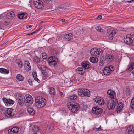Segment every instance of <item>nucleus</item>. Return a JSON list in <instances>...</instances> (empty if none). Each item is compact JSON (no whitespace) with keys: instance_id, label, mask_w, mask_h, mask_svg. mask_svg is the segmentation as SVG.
Here are the masks:
<instances>
[{"instance_id":"423d86ee","label":"nucleus","mask_w":134,"mask_h":134,"mask_svg":"<svg viewBox=\"0 0 134 134\" xmlns=\"http://www.w3.org/2000/svg\"><path fill=\"white\" fill-rule=\"evenodd\" d=\"M107 107L110 110L113 109L118 103V101L116 99H111L107 102Z\"/></svg>"},{"instance_id":"f3484780","label":"nucleus","mask_w":134,"mask_h":134,"mask_svg":"<svg viewBox=\"0 0 134 134\" xmlns=\"http://www.w3.org/2000/svg\"><path fill=\"white\" fill-rule=\"evenodd\" d=\"M94 101L100 105H102L104 103L103 99L99 97H96L94 99Z\"/></svg>"},{"instance_id":"680f3d73","label":"nucleus","mask_w":134,"mask_h":134,"mask_svg":"<svg viewBox=\"0 0 134 134\" xmlns=\"http://www.w3.org/2000/svg\"><path fill=\"white\" fill-rule=\"evenodd\" d=\"M65 19H62L61 20V21L62 22H64L65 21Z\"/></svg>"},{"instance_id":"a18cd8bd","label":"nucleus","mask_w":134,"mask_h":134,"mask_svg":"<svg viewBox=\"0 0 134 134\" xmlns=\"http://www.w3.org/2000/svg\"><path fill=\"white\" fill-rule=\"evenodd\" d=\"M34 60L37 63H39L40 62V60L38 57L37 56L34 57Z\"/></svg>"},{"instance_id":"4c0bfd02","label":"nucleus","mask_w":134,"mask_h":134,"mask_svg":"<svg viewBox=\"0 0 134 134\" xmlns=\"http://www.w3.org/2000/svg\"><path fill=\"white\" fill-rule=\"evenodd\" d=\"M38 68L41 70H42V71H44L46 70V68L44 65H39L38 66Z\"/></svg>"},{"instance_id":"f03ea898","label":"nucleus","mask_w":134,"mask_h":134,"mask_svg":"<svg viewBox=\"0 0 134 134\" xmlns=\"http://www.w3.org/2000/svg\"><path fill=\"white\" fill-rule=\"evenodd\" d=\"M67 106L69 110L75 113L77 111L79 108V104L74 102H69L67 104Z\"/></svg>"},{"instance_id":"49530a36","label":"nucleus","mask_w":134,"mask_h":134,"mask_svg":"<svg viewBox=\"0 0 134 134\" xmlns=\"http://www.w3.org/2000/svg\"><path fill=\"white\" fill-rule=\"evenodd\" d=\"M34 81V80L30 79L28 80V82L30 85L32 86L33 85L32 82Z\"/></svg>"},{"instance_id":"a211bd4d","label":"nucleus","mask_w":134,"mask_h":134,"mask_svg":"<svg viewBox=\"0 0 134 134\" xmlns=\"http://www.w3.org/2000/svg\"><path fill=\"white\" fill-rule=\"evenodd\" d=\"M17 99L19 104L20 105H23L24 104H25L24 98H23V97L19 96H18V97L17 98Z\"/></svg>"},{"instance_id":"cd10ccee","label":"nucleus","mask_w":134,"mask_h":134,"mask_svg":"<svg viewBox=\"0 0 134 134\" xmlns=\"http://www.w3.org/2000/svg\"><path fill=\"white\" fill-rule=\"evenodd\" d=\"M32 74L33 75L34 80L38 83H40V81L37 78V76L36 71H34L32 73Z\"/></svg>"},{"instance_id":"3c124183","label":"nucleus","mask_w":134,"mask_h":134,"mask_svg":"<svg viewBox=\"0 0 134 134\" xmlns=\"http://www.w3.org/2000/svg\"><path fill=\"white\" fill-rule=\"evenodd\" d=\"M133 68L132 66L131 65L129 66V68L128 69V70L130 71H131L132 70Z\"/></svg>"},{"instance_id":"f704fd0d","label":"nucleus","mask_w":134,"mask_h":134,"mask_svg":"<svg viewBox=\"0 0 134 134\" xmlns=\"http://www.w3.org/2000/svg\"><path fill=\"white\" fill-rule=\"evenodd\" d=\"M47 62L49 65L51 66H55L57 64V63L50 61V60H49V59H48V58L47 60Z\"/></svg>"},{"instance_id":"a19ab883","label":"nucleus","mask_w":134,"mask_h":134,"mask_svg":"<svg viewBox=\"0 0 134 134\" xmlns=\"http://www.w3.org/2000/svg\"><path fill=\"white\" fill-rule=\"evenodd\" d=\"M42 57L43 59V61H45L47 58V55L46 53H42Z\"/></svg>"},{"instance_id":"c756f323","label":"nucleus","mask_w":134,"mask_h":134,"mask_svg":"<svg viewBox=\"0 0 134 134\" xmlns=\"http://www.w3.org/2000/svg\"><path fill=\"white\" fill-rule=\"evenodd\" d=\"M0 72L5 74H7L9 73V71L7 69L1 68H0Z\"/></svg>"},{"instance_id":"de8ad7c7","label":"nucleus","mask_w":134,"mask_h":134,"mask_svg":"<svg viewBox=\"0 0 134 134\" xmlns=\"http://www.w3.org/2000/svg\"><path fill=\"white\" fill-rule=\"evenodd\" d=\"M18 18L20 19L24 18V16L23 15V14H18Z\"/></svg>"},{"instance_id":"e433bc0d","label":"nucleus","mask_w":134,"mask_h":134,"mask_svg":"<svg viewBox=\"0 0 134 134\" xmlns=\"http://www.w3.org/2000/svg\"><path fill=\"white\" fill-rule=\"evenodd\" d=\"M16 62L18 65L19 68L20 69L23 66V63L20 60H17L16 61Z\"/></svg>"},{"instance_id":"58836bf2","label":"nucleus","mask_w":134,"mask_h":134,"mask_svg":"<svg viewBox=\"0 0 134 134\" xmlns=\"http://www.w3.org/2000/svg\"><path fill=\"white\" fill-rule=\"evenodd\" d=\"M48 129L49 131H52L54 130V126L53 124H50L49 126Z\"/></svg>"},{"instance_id":"a878e982","label":"nucleus","mask_w":134,"mask_h":134,"mask_svg":"<svg viewBox=\"0 0 134 134\" xmlns=\"http://www.w3.org/2000/svg\"><path fill=\"white\" fill-rule=\"evenodd\" d=\"M108 63L106 60L104 58H102L100 59L99 65L101 66H103L105 63Z\"/></svg>"},{"instance_id":"393cba45","label":"nucleus","mask_w":134,"mask_h":134,"mask_svg":"<svg viewBox=\"0 0 134 134\" xmlns=\"http://www.w3.org/2000/svg\"><path fill=\"white\" fill-rule=\"evenodd\" d=\"M77 72L79 74L82 75L84 73V71L83 70V69L82 67H78L76 69Z\"/></svg>"},{"instance_id":"6e6d98bb","label":"nucleus","mask_w":134,"mask_h":134,"mask_svg":"<svg viewBox=\"0 0 134 134\" xmlns=\"http://www.w3.org/2000/svg\"><path fill=\"white\" fill-rule=\"evenodd\" d=\"M131 66H132V68L134 69V62H131Z\"/></svg>"},{"instance_id":"338daca9","label":"nucleus","mask_w":134,"mask_h":134,"mask_svg":"<svg viewBox=\"0 0 134 134\" xmlns=\"http://www.w3.org/2000/svg\"><path fill=\"white\" fill-rule=\"evenodd\" d=\"M58 8L59 9H63V8H63L58 7Z\"/></svg>"},{"instance_id":"473e14b6","label":"nucleus","mask_w":134,"mask_h":134,"mask_svg":"<svg viewBox=\"0 0 134 134\" xmlns=\"http://www.w3.org/2000/svg\"><path fill=\"white\" fill-rule=\"evenodd\" d=\"M24 66L27 69H31L30 64L28 61H26L25 62Z\"/></svg>"},{"instance_id":"7c9ffc66","label":"nucleus","mask_w":134,"mask_h":134,"mask_svg":"<svg viewBox=\"0 0 134 134\" xmlns=\"http://www.w3.org/2000/svg\"><path fill=\"white\" fill-rule=\"evenodd\" d=\"M27 111L28 113L30 114L31 115L34 114L35 112V110L31 108H27Z\"/></svg>"},{"instance_id":"72a5a7b5","label":"nucleus","mask_w":134,"mask_h":134,"mask_svg":"<svg viewBox=\"0 0 134 134\" xmlns=\"http://www.w3.org/2000/svg\"><path fill=\"white\" fill-rule=\"evenodd\" d=\"M32 130L34 132L36 133L37 132H38L40 128L38 125H35L32 129Z\"/></svg>"},{"instance_id":"69168bd1","label":"nucleus","mask_w":134,"mask_h":134,"mask_svg":"<svg viewBox=\"0 0 134 134\" xmlns=\"http://www.w3.org/2000/svg\"><path fill=\"white\" fill-rule=\"evenodd\" d=\"M39 31V30H38H38H37L36 31H35L34 32H35V33H37Z\"/></svg>"},{"instance_id":"5fc2aeb1","label":"nucleus","mask_w":134,"mask_h":134,"mask_svg":"<svg viewBox=\"0 0 134 134\" xmlns=\"http://www.w3.org/2000/svg\"><path fill=\"white\" fill-rule=\"evenodd\" d=\"M32 26H33L32 25H28L26 26V27L27 29L30 28H31L32 27Z\"/></svg>"},{"instance_id":"37998d69","label":"nucleus","mask_w":134,"mask_h":134,"mask_svg":"<svg viewBox=\"0 0 134 134\" xmlns=\"http://www.w3.org/2000/svg\"><path fill=\"white\" fill-rule=\"evenodd\" d=\"M96 30L98 32H102L103 31V30L101 29V27L99 26H97L95 28Z\"/></svg>"},{"instance_id":"20e7f679","label":"nucleus","mask_w":134,"mask_h":134,"mask_svg":"<svg viewBox=\"0 0 134 134\" xmlns=\"http://www.w3.org/2000/svg\"><path fill=\"white\" fill-rule=\"evenodd\" d=\"M117 30L116 29H107V35L108 36V39L112 40L116 34Z\"/></svg>"},{"instance_id":"052dcab7","label":"nucleus","mask_w":134,"mask_h":134,"mask_svg":"<svg viewBox=\"0 0 134 134\" xmlns=\"http://www.w3.org/2000/svg\"><path fill=\"white\" fill-rule=\"evenodd\" d=\"M23 15L24 16V18L26 17L27 16V14L26 13H25V14H23Z\"/></svg>"},{"instance_id":"0eeeda50","label":"nucleus","mask_w":134,"mask_h":134,"mask_svg":"<svg viewBox=\"0 0 134 134\" xmlns=\"http://www.w3.org/2000/svg\"><path fill=\"white\" fill-rule=\"evenodd\" d=\"M102 50L100 48H92L90 51L91 55L94 56L98 57L102 53Z\"/></svg>"},{"instance_id":"ddd939ff","label":"nucleus","mask_w":134,"mask_h":134,"mask_svg":"<svg viewBox=\"0 0 134 134\" xmlns=\"http://www.w3.org/2000/svg\"><path fill=\"white\" fill-rule=\"evenodd\" d=\"M103 110L102 109L99 108L98 107L92 108V112L94 114L98 115L102 113Z\"/></svg>"},{"instance_id":"bb28decb","label":"nucleus","mask_w":134,"mask_h":134,"mask_svg":"<svg viewBox=\"0 0 134 134\" xmlns=\"http://www.w3.org/2000/svg\"><path fill=\"white\" fill-rule=\"evenodd\" d=\"M98 59L97 58H95L94 57H91L90 58V61L93 63H96L98 61Z\"/></svg>"},{"instance_id":"8fccbe9b","label":"nucleus","mask_w":134,"mask_h":134,"mask_svg":"<svg viewBox=\"0 0 134 134\" xmlns=\"http://www.w3.org/2000/svg\"><path fill=\"white\" fill-rule=\"evenodd\" d=\"M132 43L131 45L134 46V35H133L132 37Z\"/></svg>"},{"instance_id":"1a4fd4ad","label":"nucleus","mask_w":134,"mask_h":134,"mask_svg":"<svg viewBox=\"0 0 134 134\" xmlns=\"http://www.w3.org/2000/svg\"><path fill=\"white\" fill-rule=\"evenodd\" d=\"M114 68L112 66L105 67L103 70V73L105 75H108L110 74L112 71H114Z\"/></svg>"},{"instance_id":"5701e85b","label":"nucleus","mask_w":134,"mask_h":134,"mask_svg":"<svg viewBox=\"0 0 134 134\" xmlns=\"http://www.w3.org/2000/svg\"><path fill=\"white\" fill-rule=\"evenodd\" d=\"M77 96L75 94L70 96L69 97L70 100L73 102L77 99Z\"/></svg>"},{"instance_id":"603ef678","label":"nucleus","mask_w":134,"mask_h":134,"mask_svg":"<svg viewBox=\"0 0 134 134\" xmlns=\"http://www.w3.org/2000/svg\"><path fill=\"white\" fill-rule=\"evenodd\" d=\"M100 128L101 126L98 128H96L95 129L96 131H101L102 130V129Z\"/></svg>"},{"instance_id":"6e6552de","label":"nucleus","mask_w":134,"mask_h":134,"mask_svg":"<svg viewBox=\"0 0 134 134\" xmlns=\"http://www.w3.org/2000/svg\"><path fill=\"white\" fill-rule=\"evenodd\" d=\"M133 35L128 34L124 38V40L125 43L128 45H131Z\"/></svg>"},{"instance_id":"f257e3e1","label":"nucleus","mask_w":134,"mask_h":134,"mask_svg":"<svg viewBox=\"0 0 134 134\" xmlns=\"http://www.w3.org/2000/svg\"><path fill=\"white\" fill-rule=\"evenodd\" d=\"M46 103V100L43 97L39 96L35 98V104L37 108H42L44 107Z\"/></svg>"},{"instance_id":"c9c22d12","label":"nucleus","mask_w":134,"mask_h":134,"mask_svg":"<svg viewBox=\"0 0 134 134\" xmlns=\"http://www.w3.org/2000/svg\"><path fill=\"white\" fill-rule=\"evenodd\" d=\"M16 77V79L19 81H23L24 80V78L23 76L20 74H18Z\"/></svg>"},{"instance_id":"4d7b16f0","label":"nucleus","mask_w":134,"mask_h":134,"mask_svg":"<svg viewBox=\"0 0 134 134\" xmlns=\"http://www.w3.org/2000/svg\"><path fill=\"white\" fill-rule=\"evenodd\" d=\"M35 33V32H33L31 33H29L27 34V35H33L34 33Z\"/></svg>"},{"instance_id":"aec40b11","label":"nucleus","mask_w":134,"mask_h":134,"mask_svg":"<svg viewBox=\"0 0 134 134\" xmlns=\"http://www.w3.org/2000/svg\"><path fill=\"white\" fill-rule=\"evenodd\" d=\"M114 58V57L112 55L110 54H108L106 55V57L105 59L108 63L111 62L113 60Z\"/></svg>"},{"instance_id":"9b49d317","label":"nucleus","mask_w":134,"mask_h":134,"mask_svg":"<svg viewBox=\"0 0 134 134\" xmlns=\"http://www.w3.org/2000/svg\"><path fill=\"white\" fill-rule=\"evenodd\" d=\"M15 114L14 110L12 109H7L6 111L5 116L8 118H10Z\"/></svg>"},{"instance_id":"7ed1b4c3","label":"nucleus","mask_w":134,"mask_h":134,"mask_svg":"<svg viewBox=\"0 0 134 134\" xmlns=\"http://www.w3.org/2000/svg\"><path fill=\"white\" fill-rule=\"evenodd\" d=\"M79 96L82 97H89L90 96V91L87 89H79L78 91Z\"/></svg>"},{"instance_id":"bf43d9fd","label":"nucleus","mask_w":134,"mask_h":134,"mask_svg":"<svg viewBox=\"0 0 134 134\" xmlns=\"http://www.w3.org/2000/svg\"><path fill=\"white\" fill-rule=\"evenodd\" d=\"M49 60H50V61H51L52 62H55V63H57V62H55V61H54V59H49Z\"/></svg>"},{"instance_id":"2eb2a0df","label":"nucleus","mask_w":134,"mask_h":134,"mask_svg":"<svg viewBox=\"0 0 134 134\" xmlns=\"http://www.w3.org/2000/svg\"><path fill=\"white\" fill-rule=\"evenodd\" d=\"M16 14L15 11H12L8 13L6 15V17L9 19H12L15 16Z\"/></svg>"},{"instance_id":"39448f33","label":"nucleus","mask_w":134,"mask_h":134,"mask_svg":"<svg viewBox=\"0 0 134 134\" xmlns=\"http://www.w3.org/2000/svg\"><path fill=\"white\" fill-rule=\"evenodd\" d=\"M24 101H25V105L29 106L31 105L34 102V100L31 96L29 94L26 95L24 97Z\"/></svg>"},{"instance_id":"6ab92c4d","label":"nucleus","mask_w":134,"mask_h":134,"mask_svg":"<svg viewBox=\"0 0 134 134\" xmlns=\"http://www.w3.org/2000/svg\"><path fill=\"white\" fill-rule=\"evenodd\" d=\"M107 94L109 96V97L111 99L114 98L115 96V93L112 90H109L107 92Z\"/></svg>"},{"instance_id":"2f4dec72","label":"nucleus","mask_w":134,"mask_h":134,"mask_svg":"<svg viewBox=\"0 0 134 134\" xmlns=\"http://www.w3.org/2000/svg\"><path fill=\"white\" fill-rule=\"evenodd\" d=\"M19 131V129L18 127H14L12 128L10 132H12L13 133H16L18 132Z\"/></svg>"},{"instance_id":"ea45409f","label":"nucleus","mask_w":134,"mask_h":134,"mask_svg":"<svg viewBox=\"0 0 134 134\" xmlns=\"http://www.w3.org/2000/svg\"><path fill=\"white\" fill-rule=\"evenodd\" d=\"M131 106L132 108L134 109V97H133L131 99Z\"/></svg>"},{"instance_id":"f8f14e48","label":"nucleus","mask_w":134,"mask_h":134,"mask_svg":"<svg viewBox=\"0 0 134 134\" xmlns=\"http://www.w3.org/2000/svg\"><path fill=\"white\" fill-rule=\"evenodd\" d=\"M3 101L6 105L9 106L12 105L14 103V102L12 100L9 99H7L4 98H3Z\"/></svg>"},{"instance_id":"4be33fe9","label":"nucleus","mask_w":134,"mask_h":134,"mask_svg":"<svg viewBox=\"0 0 134 134\" xmlns=\"http://www.w3.org/2000/svg\"><path fill=\"white\" fill-rule=\"evenodd\" d=\"M49 93L51 96L53 97L55 94V89L53 87H51L49 89Z\"/></svg>"},{"instance_id":"774afa93","label":"nucleus","mask_w":134,"mask_h":134,"mask_svg":"<svg viewBox=\"0 0 134 134\" xmlns=\"http://www.w3.org/2000/svg\"><path fill=\"white\" fill-rule=\"evenodd\" d=\"M126 91H129V89H127V90H126Z\"/></svg>"},{"instance_id":"dca6fc26","label":"nucleus","mask_w":134,"mask_h":134,"mask_svg":"<svg viewBox=\"0 0 134 134\" xmlns=\"http://www.w3.org/2000/svg\"><path fill=\"white\" fill-rule=\"evenodd\" d=\"M64 38L65 41H71L73 39L72 35L71 33H69L64 35Z\"/></svg>"},{"instance_id":"0e129e2a","label":"nucleus","mask_w":134,"mask_h":134,"mask_svg":"<svg viewBox=\"0 0 134 134\" xmlns=\"http://www.w3.org/2000/svg\"><path fill=\"white\" fill-rule=\"evenodd\" d=\"M43 27V26H41L40 28L38 29L39 30H41L42 28Z\"/></svg>"},{"instance_id":"e2e57ef3","label":"nucleus","mask_w":134,"mask_h":134,"mask_svg":"<svg viewBox=\"0 0 134 134\" xmlns=\"http://www.w3.org/2000/svg\"><path fill=\"white\" fill-rule=\"evenodd\" d=\"M97 17V18H99L100 19H101L102 16L101 15H99Z\"/></svg>"},{"instance_id":"09e8293b","label":"nucleus","mask_w":134,"mask_h":134,"mask_svg":"<svg viewBox=\"0 0 134 134\" xmlns=\"http://www.w3.org/2000/svg\"><path fill=\"white\" fill-rule=\"evenodd\" d=\"M42 72L43 74L45 76H46V77L48 76V74L46 72V71H42Z\"/></svg>"},{"instance_id":"c03bdc74","label":"nucleus","mask_w":134,"mask_h":134,"mask_svg":"<svg viewBox=\"0 0 134 134\" xmlns=\"http://www.w3.org/2000/svg\"><path fill=\"white\" fill-rule=\"evenodd\" d=\"M52 53L53 54H58V51L57 49H54L52 51Z\"/></svg>"},{"instance_id":"b1692460","label":"nucleus","mask_w":134,"mask_h":134,"mask_svg":"<svg viewBox=\"0 0 134 134\" xmlns=\"http://www.w3.org/2000/svg\"><path fill=\"white\" fill-rule=\"evenodd\" d=\"M122 108L123 106L122 103H119L117 108L116 111L117 113H120L122 109Z\"/></svg>"},{"instance_id":"9d476101","label":"nucleus","mask_w":134,"mask_h":134,"mask_svg":"<svg viewBox=\"0 0 134 134\" xmlns=\"http://www.w3.org/2000/svg\"><path fill=\"white\" fill-rule=\"evenodd\" d=\"M33 3L35 7L37 9H40L43 7V2L40 0L34 1Z\"/></svg>"},{"instance_id":"864d4df0","label":"nucleus","mask_w":134,"mask_h":134,"mask_svg":"<svg viewBox=\"0 0 134 134\" xmlns=\"http://www.w3.org/2000/svg\"><path fill=\"white\" fill-rule=\"evenodd\" d=\"M52 0H43L44 2L46 3H48L49 2Z\"/></svg>"},{"instance_id":"4468645a","label":"nucleus","mask_w":134,"mask_h":134,"mask_svg":"<svg viewBox=\"0 0 134 134\" xmlns=\"http://www.w3.org/2000/svg\"><path fill=\"white\" fill-rule=\"evenodd\" d=\"M125 134H134V129L133 126H130L127 127L126 130Z\"/></svg>"},{"instance_id":"13d9d810","label":"nucleus","mask_w":134,"mask_h":134,"mask_svg":"<svg viewBox=\"0 0 134 134\" xmlns=\"http://www.w3.org/2000/svg\"><path fill=\"white\" fill-rule=\"evenodd\" d=\"M127 2H128L129 3H131L132 2H134V0H131L130 1H127Z\"/></svg>"},{"instance_id":"c85d7f7f","label":"nucleus","mask_w":134,"mask_h":134,"mask_svg":"<svg viewBox=\"0 0 134 134\" xmlns=\"http://www.w3.org/2000/svg\"><path fill=\"white\" fill-rule=\"evenodd\" d=\"M8 25V23L7 22L5 21L3 23L0 24V27L1 29L4 30L6 28V26Z\"/></svg>"},{"instance_id":"79ce46f5","label":"nucleus","mask_w":134,"mask_h":134,"mask_svg":"<svg viewBox=\"0 0 134 134\" xmlns=\"http://www.w3.org/2000/svg\"><path fill=\"white\" fill-rule=\"evenodd\" d=\"M48 59H53L54 60V61H55V62H58V59L57 58L54 56H51L49 57L48 58Z\"/></svg>"},{"instance_id":"412c9836","label":"nucleus","mask_w":134,"mask_h":134,"mask_svg":"<svg viewBox=\"0 0 134 134\" xmlns=\"http://www.w3.org/2000/svg\"><path fill=\"white\" fill-rule=\"evenodd\" d=\"M89 62L87 61H83L81 63L82 67L86 69H88L90 68Z\"/></svg>"}]
</instances>
